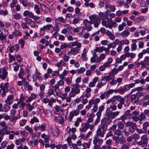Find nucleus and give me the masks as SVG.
I'll use <instances>...</instances> for the list:
<instances>
[{
    "instance_id": "48",
    "label": "nucleus",
    "mask_w": 149,
    "mask_h": 149,
    "mask_svg": "<svg viewBox=\"0 0 149 149\" xmlns=\"http://www.w3.org/2000/svg\"><path fill=\"white\" fill-rule=\"evenodd\" d=\"M13 35H15V37H17L18 36H21L22 35V33L20 31H17L16 30L13 33Z\"/></svg>"
},
{
    "instance_id": "18",
    "label": "nucleus",
    "mask_w": 149,
    "mask_h": 149,
    "mask_svg": "<svg viewBox=\"0 0 149 149\" xmlns=\"http://www.w3.org/2000/svg\"><path fill=\"white\" fill-rule=\"evenodd\" d=\"M37 95L34 93H31V96L28 97V100H26V102H30L34 99H35L37 97Z\"/></svg>"
},
{
    "instance_id": "57",
    "label": "nucleus",
    "mask_w": 149,
    "mask_h": 149,
    "mask_svg": "<svg viewBox=\"0 0 149 149\" xmlns=\"http://www.w3.org/2000/svg\"><path fill=\"white\" fill-rule=\"evenodd\" d=\"M114 134L116 135L120 136L121 135V131L119 129L116 130L113 132Z\"/></svg>"
},
{
    "instance_id": "32",
    "label": "nucleus",
    "mask_w": 149,
    "mask_h": 149,
    "mask_svg": "<svg viewBox=\"0 0 149 149\" xmlns=\"http://www.w3.org/2000/svg\"><path fill=\"white\" fill-rule=\"evenodd\" d=\"M97 56L96 52H94L93 54V56L91 58L90 61L91 63H93L96 62V58Z\"/></svg>"
},
{
    "instance_id": "46",
    "label": "nucleus",
    "mask_w": 149,
    "mask_h": 149,
    "mask_svg": "<svg viewBox=\"0 0 149 149\" xmlns=\"http://www.w3.org/2000/svg\"><path fill=\"white\" fill-rule=\"evenodd\" d=\"M39 122V120L35 116H34L33 118L31 120L30 123L32 124H33L35 123H38Z\"/></svg>"
},
{
    "instance_id": "11",
    "label": "nucleus",
    "mask_w": 149,
    "mask_h": 149,
    "mask_svg": "<svg viewBox=\"0 0 149 149\" xmlns=\"http://www.w3.org/2000/svg\"><path fill=\"white\" fill-rule=\"evenodd\" d=\"M111 119L107 113L105 117L103 118L101 120L107 124L109 125L112 122Z\"/></svg>"
},
{
    "instance_id": "54",
    "label": "nucleus",
    "mask_w": 149,
    "mask_h": 149,
    "mask_svg": "<svg viewBox=\"0 0 149 149\" xmlns=\"http://www.w3.org/2000/svg\"><path fill=\"white\" fill-rule=\"evenodd\" d=\"M85 71L84 68L81 67L79 69H77V73L78 74H81Z\"/></svg>"
},
{
    "instance_id": "50",
    "label": "nucleus",
    "mask_w": 149,
    "mask_h": 149,
    "mask_svg": "<svg viewBox=\"0 0 149 149\" xmlns=\"http://www.w3.org/2000/svg\"><path fill=\"white\" fill-rule=\"evenodd\" d=\"M120 44L121 45H123L124 44L126 45H127L129 43V40L127 39H125L124 40H123L120 41Z\"/></svg>"
},
{
    "instance_id": "6",
    "label": "nucleus",
    "mask_w": 149,
    "mask_h": 149,
    "mask_svg": "<svg viewBox=\"0 0 149 149\" xmlns=\"http://www.w3.org/2000/svg\"><path fill=\"white\" fill-rule=\"evenodd\" d=\"M90 24H93L96 22L100 20V19L98 16L96 15H93L89 16Z\"/></svg>"
},
{
    "instance_id": "28",
    "label": "nucleus",
    "mask_w": 149,
    "mask_h": 149,
    "mask_svg": "<svg viewBox=\"0 0 149 149\" xmlns=\"http://www.w3.org/2000/svg\"><path fill=\"white\" fill-rule=\"evenodd\" d=\"M6 35H3L2 32L0 33V40L1 41L3 44L6 42Z\"/></svg>"
},
{
    "instance_id": "23",
    "label": "nucleus",
    "mask_w": 149,
    "mask_h": 149,
    "mask_svg": "<svg viewBox=\"0 0 149 149\" xmlns=\"http://www.w3.org/2000/svg\"><path fill=\"white\" fill-rule=\"evenodd\" d=\"M100 98H96L94 100L92 99L90 100L89 101V104H97V103L100 102Z\"/></svg>"
},
{
    "instance_id": "51",
    "label": "nucleus",
    "mask_w": 149,
    "mask_h": 149,
    "mask_svg": "<svg viewBox=\"0 0 149 149\" xmlns=\"http://www.w3.org/2000/svg\"><path fill=\"white\" fill-rule=\"evenodd\" d=\"M139 117L140 119V121H141L145 119L146 118V116L143 113L141 112L140 115L139 116Z\"/></svg>"
},
{
    "instance_id": "47",
    "label": "nucleus",
    "mask_w": 149,
    "mask_h": 149,
    "mask_svg": "<svg viewBox=\"0 0 149 149\" xmlns=\"http://www.w3.org/2000/svg\"><path fill=\"white\" fill-rule=\"evenodd\" d=\"M99 15L101 18L102 20H104L108 18L107 16L103 13H99Z\"/></svg>"
},
{
    "instance_id": "56",
    "label": "nucleus",
    "mask_w": 149,
    "mask_h": 149,
    "mask_svg": "<svg viewBox=\"0 0 149 149\" xmlns=\"http://www.w3.org/2000/svg\"><path fill=\"white\" fill-rule=\"evenodd\" d=\"M72 77H68L65 79V80L67 84L70 85L72 83Z\"/></svg>"
},
{
    "instance_id": "15",
    "label": "nucleus",
    "mask_w": 149,
    "mask_h": 149,
    "mask_svg": "<svg viewBox=\"0 0 149 149\" xmlns=\"http://www.w3.org/2000/svg\"><path fill=\"white\" fill-rule=\"evenodd\" d=\"M13 98L14 96L13 95H9L8 96L7 99L5 101V102L6 104L10 105L13 102Z\"/></svg>"
},
{
    "instance_id": "29",
    "label": "nucleus",
    "mask_w": 149,
    "mask_h": 149,
    "mask_svg": "<svg viewBox=\"0 0 149 149\" xmlns=\"http://www.w3.org/2000/svg\"><path fill=\"white\" fill-rule=\"evenodd\" d=\"M24 128L25 130L28 131L30 134L32 135L33 137L34 136V134L33 133V130L31 127H29V125H26L25 127Z\"/></svg>"
},
{
    "instance_id": "62",
    "label": "nucleus",
    "mask_w": 149,
    "mask_h": 149,
    "mask_svg": "<svg viewBox=\"0 0 149 149\" xmlns=\"http://www.w3.org/2000/svg\"><path fill=\"white\" fill-rule=\"evenodd\" d=\"M130 117H128L125 114L123 115L120 117V119L123 121V122L126 119H130Z\"/></svg>"
},
{
    "instance_id": "10",
    "label": "nucleus",
    "mask_w": 149,
    "mask_h": 149,
    "mask_svg": "<svg viewBox=\"0 0 149 149\" xmlns=\"http://www.w3.org/2000/svg\"><path fill=\"white\" fill-rule=\"evenodd\" d=\"M10 53H12L14 51L17 52L18 50L19 46L18 44H15L13 46H10L8 47Z\"/></svg>"
},
{
    "instance_id": "53",
    "label": "nucleus",
    "mask_w": 149,
    "mask_h": 149,
    "mask_svg": "<svg viewBox=\"0 0 149 149\" xmlns=\"http://www.w3.org/2000/svg\"><path fill=\"white\" fill-rule=\"evenodd\" d=\"M132 138L134 140H137L140 138V136L139 134L138 133H134L132 135Z\"/></svg>"
},
{
    "instance_id": "21",
    "label": "nucleus",
    "mask_w": 149,
    "mask_h": 149,
    "mask_svg": "<svg viewBox=\"0 0 149 149\" xmlns=\"http://www.w3.org/2000/svg\"><path fill=\"white\" fill-rule=\"evenodd\" d=\"M108 22H109L110 23H109L108 28L110 29H112V27H116L118 26V24L115 22H112L111 19L109 20L108 19Z\"/></svg>"
},
{
    "instance_id": "31",
    "label": "nucleus",
    "mask_w": 149,
    "mask_h": 149,
    "mask_svg": "<svg viewBox=\"0 0 149 149\" xmlns=\"http://www.w3.org/2000/svg\"><path fill=\"white\" fill-rule=\"evenodd\" d=\"M95 116V114L93 113H91L89 115V117L88 118L87 120V123H91L93 121V118Z\"/></svg>"
},
{
    "instance_id": "34",
    "label": "nucleus",
    "mask_w": 149,
    "mask_h": 149,
    "mask_svg": "<svg viewBox=\"0 0 149 149\" xmlns=\"http://www.w3.org/2000/svg\"><path fill=\"white\" fill-rule=\"evenodd\" d=\"M125 121H120L117 123V125L118 128L120 130H123L124 127V123Z\"/></svg>"
},
{
    "instance_id": "24",
    "label": "nucleus",
    "mask_w": 149,
    "mask_h": 149,
    "mask_svg": "<svg viewBox=\"0 0 149 149\" xmlns=\"http://www.w3.org/2000/svg\"><path fill=\"white\" fill-rule=\"evenodd\" d=\"M64 84V81L61 80L57 82V83L55 85L54 87L55 88L58 89L59 86H63Z\"/></svg>"
},
{
    "instance_id": "45",
    "label": "nucleus",
    "mask_w": 149,
    "mask_h": 149,
    "mask_svg": "<svg viewBox=\"0 0 149 149\" xmlns=\"http://www.w3.org/2000/svg\"><path fill=\"white\" fill-rule=\"evenodd\" d=\"M8 56H9V62L11 63L13 62V61H15V58L14 56L10 54H9Z\"/></svg>"
},
{
    "instance_id": "33",
    "label": "nucleus",
    "mask_w": 149,
    "mask_h": 149,
    "mask_svg": "<svg viewBox=\"0 0 149 149\" xmlns=\"http://www.w3.org/2000/svg\"><path fill=\"white\" fill-rule=\"evenodd\" d=\"M21 17V15L19 13H16L13 15V18L15 19H19Z\"/></svg>"
},
{
    "instance_id": "64",
    "label": "nucleus",
    "mask_w": 149,
    "mask_h": 149,
    "mask_svg": "<svg viewBox=\"0 0 149 149\" xmlns=\"http://www.w3.org/2000/svg\"><path fill=\"white\" fill-rule=\"evenodd\" d=\"M3 111L5 112H7L10 109V107L7 104H4L3 106Z\"/></svg>"
},
{
    "instance_id": "44",
    "label": "nucleus",
    "mask_w": 149,
    "mask_h": 149,
    "mask_svg": "<svg viewBox=\"0 0 149 149\" xmlns=\"http://www.w3.org/2000/svg\"><path fill=\"white\" fill-rule=\"evenodd\" d=\"M103 46L100 47H97L94 49V51L95 52H99L101 53L103 52Z\"/></svg>"
},
{
    "instance_id": "36",
    "label": "nucleus",
    "mask_w": 149,
    "mask_h": 149,
    "mask_svg": "<svg viewBox=\"0 0 149 149\" xmlns=\"http://www.w3.org/2000/svg\"><path fill=\"white\" fill-rule=\"evenodd\" d=\"M28 24L30 25V26L32 28H34L36 26V24L35 22L32 20V19H29Z\"/></svg>"
},
{
    "instance_id": "35",
    "label": "nucleus",
    "mask_w": 149,
    "mask_h": 149,
    "mask_svg": "<svg viewBox=\"0 0 149 149\" xmlns=\"http://www.w3.org/2000/svg\"><path fill=\"white\" fill-rule=\"evenodd\" d=\"M130 34V32L126 30H125L120 33V35L122 37H126L128 36Z\"/></svg>"
},
{
    "instance_id": "26",
    "label": "nucleus",
    "mask_w": 149,
    "mask_h": 149,
    "mask_svg": "<svg viewBox=\"0 0 149 149\" xmlns=\"http://www.w3.org/2000/svg\"><path fill=\"white\" fill-rule=\"evenodd\" d=\"M112 143V140L110 139L107 140L105 142L106 145H104L106 147L107 149H111V145Z\"/></svg>"
},
{
    "instance_id": "22",
    "label": "nucleus",
    "mask_w": 149,
    "mask_h": 149,
    "mask_svg": "<svg viewBox=\"0 0 149 149\" xmlns=\"http://www.w3.org/2000/svg\"><path fill=\"white\" fill-rule=\"evenodd\" d=\"M40 74H41L40 72H38L37 71V69H36L35 74H33V79H38L39 80H40V79H41Z\"/></svg>"
},
{
    "instance_id": "1",
    "label": "nucleus",
    "mask_w": 149,
    "mask_h": 149,
    "mask_svg": "<svg viewBox=\"0 0 149 149\" xmlns=\"http://www.w3.org/2000/svg\"><path fill=\"white\" fill-rule=\"evenodd\" d=\"M71 47L77 46V47L72 48L68 53V55L74 56L77 54L79 52L81 46V43L75 41L71 42Z\"/></svg>"
},
{
    "instance_id": "43",
    "label": "nucleus",
    "mask_w": 149,
    "mask_h": 149,
    "mask_svg": "<svg viewBox=\"0 0 149 149\" xmlns=\"http://www.w3.org/2000/svg\"><path fill=\"white\" fill-rule=\"evenodd\" d=\"M47 94L48 95H47V97H48V96L49 97L50 95H53L54 96H55V95L54 94V90L53 89L51 88H49L48 89V93H47Z\"/></svg>"
},
{
    "instance_id": "3",
    "label": "nucleus",
    "mask_w": 149,
    "mask_h": 149,
    "mask_svg": "<svg viewBox=\"0 0 149 149\" xmlns=\"http://www.w3.org/2000/svg\"><path fill=\"white\" fill-rule=\"evenodd\" d=\"M80 111L79 110H73L69 113L68 116V119L70 122L72 121V118L74 116L78 115Z\"/></svg>"
},
{
    "instance_id": "4",
    "label": "nucleus",
    "mask_w": 149,
    "mask_h": 149,
    "mask_svg": "<svg viewBox=\"0 0 149 149\" xmlns=\"http://www.w3.org/2000/svg\"><path fill=\"white\" fill-rule=\"evenodd\" d=\"M103 142V140L98 136H95L93 138V143L94 145L100 146L102 145Z\"/></svg>"
},
{
    "instance_id": "17",
    "label": "nucleus",
    "mask_w": 149,
    "mask_h": 149,
    "mask_svg": "<svg viewBox=\"0 0 149 149\" xmlns=\"http://www.w3.org/2000/svg\"><path fill=\"white\" fill-rule=\"evenodd\" d=\"M36 108V106L34 105V104H32L30 103H27L26 105V108L27 110L29 111H31Z\"/></svg>"
},
{
    "instance_id": "8",
    "label": "nucleus",
    "mask_w": 149,
    "mask_h": 149,
    "mask_svg": "<svg viewBox=\"0 0 149 149\" xmlns=\"http://www.w3.org/2000/svg\"><path fill=\"white\" fill-rule=\"evenodd\" d=\"M46 129V125L44 123H42L40 125H35L34 129L36 131L40 130L41 132L45 131Z\"/></svg>"
},
{
    "instance_id": "60",
    "label": "nucleus",
    "mask_w": 149,
    "mask_h": 149,
    "mask_svg": "<svg viewBox=\"0 0 149 149\" xmlns=\"http://www.w3.org/2000/svg\"><path fill=\"white\" fill-rule=\"evenodd\" d=\"M82 146L84 148L86 149L87 148H89L90 147V144L89 143H84L82 144Z\"/></svg>"
},
{
    "instance_id": "5",
    "label": "nucleus",
    "mask_w": 149,
    "mask_h": 149,
    "mask_svg": "<svg viewBox=\"0 0 149 149\" xmlns=\"http://www.w3.org/2000/svg\"><path fill=\"white\" fill-rule=\"evenodd\" d=\"M54 29V27L52 24H47L40 28V31L41 32H42L48 30L52 33L53 32V29Z\"/></svg>"
},
{
    "instance_id": "13",
    "label": "nucleus",
    "mask_w": 149,
    "mask_h": 149,
    "mask_svg": "<svg viewBox=\"0 0 149 149\" xmlns=\"http://www.w3.org/2000/svg\"><path fill=\"white\" fill-rule=\"evenodd\" d=\"M105 131L99 127L96 132L97 136H100L101 137H103L105 134Z\"/></svg>"
},
{
    "instance_id": "12",
    "label": "nucleus",
    "mask_w": 149,
    "mask_h": 149,
    "mask_svg": "<svg viewBox=\"0 0 149 149\" xmlns=\"http://www.w3.org/2000/svg\"><path fill=\"white\" fill-rule=\"evenodd\" d=\"M89 128L88 123H82L81 125V127L79 128V130L81 132H85Z\"/></svg>"
},
{
    "instance_id": "40",
    "label": "nucleus",
    "mask_w": 149,
    "mask_h": 149,
    "mask_svg": "<svg viewBox=\"0 0 149 149\" xmlns=\"http://www.w3.org/2000/svg\"><path fill=\"white\" fill-rule=\"evenodd\" d=\"M25 72L23 69L21 68L18 74V76L19 78H22L23 75L24 74Z\"/></svg>"
},
{
    "instance_id": "16",
    "label": "nucleus",
    "mask_w": 149,
    "mask_h": 149,
    "mask_svg": "<svg viewBox=\"0 0 149 149\" xmlns=\"http://www.w3.org/2000/svg\"><path fill=\"white\" fill-rule=\"evenodd\" d=\"M120 112L116 111L115 112H111L109 113H107L111 119L114 118L116 116L118 115Z\"/></svg>"
},
{
    "instance_id": "37",
    "label": "nucleus",
    "mask_w": 149,
    "mask_h": 149,
    "mask_svg": "<svg viewBox=\"0 0 149 149\" xmlns=\"http://www.w3.org/2000/svg\"><path fill=\"white\" fill-rule=\"evenodd\" d=\"M40 18L39 16L36 15L34 16L33 19L37 23L39 24H41L42 22L41 20L40 19Z\"/></svg>"
},
{
    "instance_id": "9",
    "label": "nucleus",
    "mask_w": 149,
    "mask_h": 149,
    "mask_svg": "<svg viewBox=\"0 0 149 149\" xmlns=\"http://www.w3.org/2000/svg\"><path fill=\"white\" fill-rule=\"evenodd\" d=\"M135 86V84L132 83L126 85L124 86L122 88V93H124L126 91H127L130 90V88H132Z\"/></svg>"
},
{
    "instance_id": "30",
    "label": "nucleus",
    "mask_w": 149,
    "mask_h": 149,
    "mask_svg": "<svg viewBox=\"0 0 149 149\" xmlns=\"http://www.w3.org/2000/svg\"><path fill=\"white\" fill-rule=\"evenodd\" d=\"M23 85L25 89H26V88H27L28 90L32 91L33 90V87L31 85L29 84L28 82H26V83L24 84Z\"/></svg>"
},
{
    "instance_id": "52",
    "label": "nucleus",
    "mask_w": 149,
    "mask_h": 149,
    "mask_svg": "<svg viewBox=\"0 0 149 149\" xmlns=\"http://www.w3.org/2000/svg\"><path fill=\"white\" fill-rule=\"evenodd\" d=\"M65 64V63L62 60L56 63V66L58 67H60L63 66Z\"/></svg>"
},
{
    "instance_id": "55",
    "label": "nucleus",
    "mask_w": 149,
    "mask_h": 149,
    "mask_svg": "<svg viewBox=\"0 0 149 149\" xmlns=\"http://www.w3.org/2000/svg\"><path fill=\"white\" fill-rule=\"evenodd\" d=\"M8 86L7 83H5L4 84V87L2 88V91H3L7 92L8 91Z\"/></svg>"
},
{
    "instance_id": "2",
    "label": "nucleus",
    "mask_w": 149,
    "mask_h": 149,
    "mask_svg": "<svg viewBox=\"0 0 149 149\" xmlns=\"http://www.w3.org/2000/svg\"><path fill=\"white\" fill-rule=\"evenodd\" d=\"M125 126L128 128V131L132 133L134 132L136 129V124L130 121L127 122L125 124Z\"/></svg>"
},
{
    "instance_id": "19",
    "label": "nucleus",
    "mask_w": 149,
    "mask_h": 149,
    "mask_svg": "<svg viewBox=\"0 0 149 149\" xmlns=\"http://www.w3.org/2000/svg\"><path fill=\"white\" fill-rule=\"evenodd\" d=\"M140 138L141 140L145 144L146 146L148 141V138L147 135L146 134L143 135Z\"/></svg>"
},
{
    "instance_id": "38",
    "label": "nucleus",
    "mask_w": 149,
    "mask_h": 149,
    "mask_svg": "<svg viewBox=\"0 0 149 149\" xmlns=\"http://www.w3.org/2000/svg\"><path fill=\"white\" fill-rule=\"evenodd\" d=\"M34 9L38 15H39L40 13V8L38 5L36 4L34 5Z\"/></svg>"
},
{
    "instance_id": "20",
    "label": "nucleus",
    "mask_w": 149,
    "mask_h": 149,
    "mask_svg": "<svg viewBox=\"0 0 149 149\" xmlns=\"http://www.w3.org/2000/svg\"><path fill=\"white\" fill-rule=\"evenodd\" d=\"M101 113L99 111H98L96 115L97 117L95 120L94 122V125H96L100 121Z\"/></svg>"
},
{
    "instance_id": "59",
    "label": "nucleus",
    "mask_w": 149,
    "mask_h": 149,
    "mask_svg": "<svg viewBox=\"0 0 149 149\" xmlns=\"http://www.w3.org/2000/svg\"><path fill=\"white\" fill-rule=\"evenodd\" d=\"M52 132L54 136H57L59 134V130L57 129H56L52 131Z\"/></svg>"
},
{
    "instance_id": "61",
    "label": "nucleus",
    "mask_w": 149,
    "mask_h": 149,
    "mask_svg": "<svg viewBox=\"0 0 149 149\" xmlns=\"http://www.w3.org/2000/svg\"><path fill=\"white\" fill-rule=\"evenodd\" d=\"M18 43L21 45V47L22 48H23L24 47L25 43L23 39L22 38L19 39L18 41Z\"/></svg>"
},
{
    "instance_id": "39",
    "label": "nucleus",
    "mask_w": 149,
    "mask_h": 149,
    "mask_svg": "<svg viewBox=\"0 0 149 149\" xmlns=\"http://www.w3.org/2000/svg\"><path fill=\"white\" fill-rule=\"evenodd\" d=\"M8 74V72L5 69L3 70L2 75V79L3 80L5 79L6 77H7Z\"/></svg>"
},
{
    "instance_id": "25",
    "label": "nucleus",
    "mask_w": 149,
    "mask_h": 149,
    "mask_svg": "<svg viewBox=\"0 0 149 149\" xmlns=\"http://www.w3.org/2000/svg\"><path fill=\"white\" fill-rule=\"evenodd\" d=\"M101 124L100 125L99 127L101 129L106 131L107 130L108 127L107 124L101 120Z\"/></svg>"
},
{
    "instance_id": "49",
    "label": "nucleus",
    "mask_w": 149,
    "mask_h": 149,
    "mask_svg": "<svg viewBox=\"0 0 149 149\" xmlns=\"http://www.w3.org/2000/svg\"><path fill=\"white\" fill-rule=\"evenodd\" d=\"M149 125V123L148 122H145L143 124L142 129L146 132V130Z\"/></svg>"
},
{
    "instance_id": "7",
    "label": "nucleus",
    "mask_w": 149,
    "mask_h": 149,
    "mask_svg": "<svg viewBox=\"0 0 149 149\" xmlns=\"http://www.w3.org/2000/svg\"><path fill=\"white\" fill-rule=\"evenodd\" d=\"M142 67L145 68L147 65H149V57L146 56L143 61L140 63Z\"/></svg>"
},
{
    "instance_id": "41",
    "label": "nucleus",
    "mask_w": 149,
    "mask_h": 149,
    "mask_svg": "<svg viewBox=\"0 0 149 149\" xmlns=\"http://www.w3.org/2000/svg\"><path fill=\"white\" fill-rule=\"evenodd\" d=\"M126 24L124 22H123L121 24L119 25L118 29L119 31H122L124 29V27L126 26Z\"/></svg>"
},
{
    "instance_id": "63",
    "label": "nucleus",
    "mask_w": 149,
    "mask_h": 149,
    "mask_svg": "<svg viewBox=\"0 0 149 149\" xmlns=\"http://www.w3.org/2000/svg\"><path fill=\"white\" fill-rule=\"evenodd\" d=\"M8 143V142L6 141H3L1 143V146L3 148H5L7 146Z\"/></svg>"
},
{
    "instance_id": "14",
    "label": "nucleus",
    "mask_w": 149,
    "mask_h": 149,
    "mask_svg": "<svg viewBox=\"0 0 149 149\" xmlns=\"http://www.w3.org/2000/svg\"><path fill=\"white\" fill-rule=\"evenodd\" d=\"M132 44L131 45V51L132 52L135 51L137 49V45L136 43V40L135 39H133L132 41Z\"/></svg>"
},
{
    "instance_id": "42",
    "label": "nucleus",
    "mask_w": 149,
    "mask_h": 149,
    "mask_svg": "<svg viewBox=\"0 0 149 149\" xmlns=\"http://www.w3.org/2000/svg\"><path fill=\"white\" fill-rule=\"evenodd\" d=\"M116 98L117 100L119 102V103H124L125 99L121 96L119 95H117Z\"/></svg>"
},
{
    "instance_id": "27",
    "label": "nucleus",
    "mask_w": 149,
    "mask_h": 149,
    "mask_svg": "<svg viewBox=\"0 0 149 149\" xmlns=\"http://www.w3.org/2000/svg\"><path fill=\"white\" fill-rule=\"evenodd\" d=\"M106 34L109 37V38L111 40H114L115 38V36L110 31L107 30Z\"/></svg>"
},
{
    "instance_id": "58",
    "label": "nucleus",
    "mask_w": 149,
    "mask_h": 149,
    "mask_svg": "<svg viewBox=\"0 0 149 149\" xmlns=\"http://www.w3.org/2000/svg\"><path fill=\"white\" fill-rule=\"evenodd\" d=\"M56 19L57 21L62 23H64L65 22V19L62 17H59Z\"/></svg>"
}]
</instances>
